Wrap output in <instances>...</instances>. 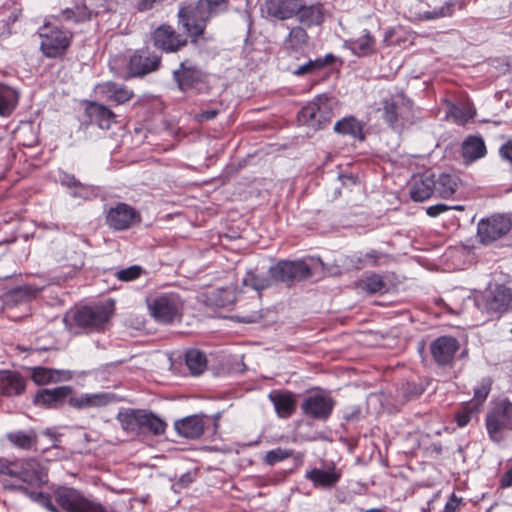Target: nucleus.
Masks as SVG:
<instances>
[{
	"mask_svg": "<svg viewBox=\"0 0 512 512\" xmlns=\"http://www.w3.org/2000/svg\"><path fill=\"white\" fill-rule=\"evenodd\" d=\"M228 0H198L196 5L181 7L179 23L195 42L205 30L207 21L227 9Z\"/></svg>",
	"mask_w": 512,
	"mask_h": 512,
	"instance_id": "f257e3e1",
	"label": "nucleus"
},
{
	"mask_svg": "<svg viewBox=\"0 0 512 512\" xmlns=\"http://www.w3.org/2000/svg\"><path fill=\"white\" fill-rule=\"evenodd\" d=\"M172 76L178 89L182 92L193 90L202 94L208 93L210 90L208 74L188 59L179 64Z\"/></svg>",
	"mask_w": 512,
	"mask_h": 512,
	"instance_id": "f03ea898",
	"label": "nucleus"
},
{
	"mask_svg": "<svg viewBox=\"0 0 512 512\" xmlns=\"http://www.w3.org/2000/svg\"><path fill=\"white\" fill-rule=\"evenodd\" d=\"M489 438L496 443L505 440V432L512 431V401L502 399L488 411L485 418Z\"/></svg>",
	"mask_w": 512,
	"mask_h": 512,
	"instance_id": "7ed1b4c3",
	"label": "nucleus"
},
{
	"mask_svg": "<svg viewBox=\"0 0 512 512\" xmlns=\"http://www.w3.org/2000/svg\"><path fill=\"white\" fill-rule=\"evenodd\" d=\"M412 108L411 100L403 95H395L384 98L379 111H381L382 119L389 127L398 129L406 123L412 122Z\"/></svg>",
	"mask_w": 512,
	"mask_h": 512,
	"instance_id": "20e7f679",
	"label": "nucleus"
},
{
	"mask_svg": "<svg viewBox=\"0 0 512 512\" xmlns=\"http://www.w3.org/2000/svg\"><path fill=\"white\" fill-rule=\"evenodd\" d=\"M147 306L153 319L162 324H170L181 317L182 301L174 293L160 294L147 299Z\"/></svg>",
	"mask_w": 512,
	"mask_h": 512,
	"instance_id": "39448f33",
	"label": "nucleus"
},
{
	"mask_svg": "<svg viewBox=\"0 0 512 512\" xmlns=\"http://www.w3.org/2000/svg\"><path fill=\"white\" fill-rule=\"evenodd\" d=\"M0 473L17 477L30 485L40 486L47 482V474L44 468L35 459L6 462L1 465Z\"/></svg>",
	"mask_w": 512,
	"mask_h": 512,
	"instance_id": "423d86ee",
	"label": "nucleus"
},
{
	"mask_svg": "<svg viewBox=\"0 0 512 512\" xmlns=\"http://www.w3.org/2000/svg\"><path fill=\"white\" fill-rule=\"evenodd\" d=\"M332 119V104L325 94L318 95L298 113V120L307 126L318 129Z\"/></svg>",
	"mask_w": 512,
	"mask_h": 512,
	"instance_id": "0eeeda50",
	"label": "nucleus"
},
{
	"mask_svg": "<svg viewBox=\"0 0 512 512\" xmlns=\"http://www.w3.org/2000/svg\"><path fill=\"white\" fill-rule=\"evenodd\" d=\"M271 279L275 283H285L287 286L302 281L312 275L309 265L302 260H280L269 268Z\"/></svg>",
	"mask_w": 512,
	"mask_h": 512,
	"instance_id": "6e6552de",
	"label": "nucleus"
},
{
	"mask_svg": "<svg viewBox=\"0 0 512 512\" xmlns=\"http://www.w3.org/2000/svg\"><path fill=\"white\" fill-rule=\"evenodd\" d=\"M111 316V310L104 305L85 306L72 315L74 324L86 332L102 331Z\"/></svg>",
	"mask_w": 512,
	"mask_h": 512,
	"instance_id": "1a4fd4ad",
	"label": "nucleus"
},
{
	"mask_svg": "<svg viewBox=\"0 0 512 512\" xmlns=\"http://www.w3.org/2000/svg\"><path fill=\"white\" fill-rule=\"evenodd\" d=\"M41 50L50 58L62 56L70 45L72 34L46 23L39 29Z\"/></svg>",
	"mask_w": 512,
	"mask_h": 512,
	"instance_id": "9d476101",
	"label": "nucleus"
},
{
	"mask_svg": "<svg viewBox=\"0 0 512 512\" xmlns=\"http://www.w3.org/2000/svg\"><path fill=\"white\" fill-rule=\"evenodd\" d=\"M188 36L177 32L171 25L162 24L157 27L153 34L152 40L156 48L166 53H175L187 45Z\"/></svg>",
	"mask_w": 512,
	"mask_h": 512,
	"instance_id": "9b49d317",
	"label": "nucleus"
},
{
	"mask_svg": "<svg viewBox=\"0 0 512 512\" xmlns=\"http://www.w3.org/2000/svg\"><path fill=\"white\" fill-rule=\"evenodd\" d=\"M511 229V220L504 215H492L479 221L477 235L481 243L489 244L505 236Z\"/></svg>",
	"mask_w": 512,
	"mask_h": 512,
	"instance_id": "f8f14e48",
	"label": "nucleus"
},
{
	"mask_svg": "<svg viewBox=\"0 0 512 512\" xmlns=\"http://www.w3.org/2000/svg\"><path fill=\"white\" fill-rule=\"evenodd\" d=\"M335 406L332 397L323 393L308 395L301 404L302 413L307 418L317 421H326Z\"/></svg>",
	"mask_w": 512,
	"mask_h": 512,
	"instance_id": "ddd939ff",
	"label": "nucleus"
},
{
	"mask_svg": "<svg viewBox=\"0 0 512 512\" xmlns=\"http://www.w3.org/2000/svg\"><path fill=\"white\" fill-rule=\"evenodd\" d=\"M481 302L487 312L503 314L512 309V290L497 284L482 295Z\"/></svg>",
	"mask_w": 512,
	"mask_h": 512,
	"instance_id": "4468645a",
	"label": "nucleus"
},
{
	"mask_svg": "<svg viewBox=\"0 0 512 512\" xmlns=\"http://www.w3.org/2000/svg\"><path fill=\"white\" fill-rule=\"evenodd\" d=\"M161 56L149 49H139L130 57L128 70L131 76H144L160 67Z\"/></svg>",
	"mask_w": 512,
	"mask_h": 512,
	"instance_id": "2eb2a0df",
	"label": "nucleus"
},
{
	"mask_svg": "<svg viewBox=\"0 0 512 512\" xmlns=\"http://www.w3.org/2000/svg\"><path fill=\"white\" fill-rule=\"evenodd\" d=\"M459 347V341L456 338L452 336H441L431 343L430 352L438 365L446 366L452 363Z\"/></svg>",
	"mask_w": 512,
	"mask_h": 512,
	"instance_id": "dca6fc26",
	"label": "nucleus"
},
{
	"mask_svg": "<svg viewBox=\"0 0 512 512\" xmlns=\"http://www.w3.org/2000/svg\"><path fill=\"white\" fill-rule=\"evenodd\" d=\"M138 217L136 210L126 203H119L110 208L106 214L108 226L114 230L128 229Z\"/></svg>",
	"mask_w": 512,
	"mask_h": 512,
	"instance_id": "f3484780",
	"label": "nucleus"
},
{
	"mask_svg": "<svg viewBox=\"0 0 512 512\" xmlns=\"http://www.w3.org/2000/svg\"><path fill=\"white\" fill-rule=\"evenodd\" d=\"M72 397L70 386H59L53 389H42L34 396L36 405L46 408H58Z\"/></svg>",
	"mask_w": 512,
	"mask_h": 512,
	"instance_id": "a211bd4d",
	"label": "nucleus"
},
{
	"mask_svg": "<svg viewBox=\"0 0 512 512\" xmlns=\"http://www.w3.org/2000/svg\"><path fill=\"white\" fill-rule=\"evenodd\" d=\"M326 12L324 5L320 2L311 4H300L298 2L295 17L303 27L311 28L322 25L325 21Z\"/></svg>",
	"mask_w": 512,
	"mask_h": 512,
	"instance_id": "6ab92c4d",
	"label": "nucleus"
},
{
	"mask_svg": "<svg viewBox=\"0 0 512 512\" xmlns=\"http://www.w3.org/2000/svg\"><path fill=\"white\" fill-rule=\"evenodd\" d=\"M268 399L272 402L279 418L288 419L296 410V395L288 390H272Z\"/></svg>",
	"mask_w": 512,
	"mask_h": 512,
	"instance_id": "aec40b11",
	"label": "nucleus"
},
{
	"mask_svg": "<svg viewBox=\"0 0 512 512\" xmlns=\"http://www.w3.org/2000/svg\"><path fill=\"white\" fill-rule=\"evenodd\" d=\"M95 91L102 98L107 101H112L117 105H121L129 101L134 96L133 91L128 89V87L112 81L98 84Z\"/></svg>",
	"mask_w": 512,
	"mask_h": 512,
	"instance_id": "412c9836",
	"label": "nucleus"
},
{
	"mask_svg": "<svg viewBox=\"0 0 512 512\" xmlns=\"http://www.w3.org/2000/svg\"><path fill=\"white\" fill-rule=\"evenodd\" d=\"M305 478L310 480L315 488L331 489L339 482L341 473L334 466L327 470L313 468L306 472Z\"/></svg>",
	"mask_w": 512,
	"mask_h": 512,
	"instance_id": "4be33fe9",
	"label": "nucleus"
},
{
	"mask_svg": "<svg viewBox=\"0 0 512 512\" xmlns=\"http://www.w3.org/2000/svg\"><path fill=\"white\" fill-rule=\"evenodd\" d=\"M435 195L434 175L425 173L414 177L410 188V196L414 201L422 202Z\"/></svg>",
	"mask_w": 512,
	"mask_h": 512,
	"instance_id": "5701e85b",
	"label": "nucleus"
},
{
	"mask_svg": "<svg viewBox=\"0 0 512 512\" xmlns=\"http://www.w3.org/2000/svg\"><path fill=\"white\" fill-rule=\"evenodd\" d=\"M54 260L60 268H67V275L74 274L84 265V255L72 249H58L53 254Z\"/></svg>",
	"mask_w": 512,
	"mask_h": 512,
	"instance_id": "b1692460",
	"label": "nucleus"
},
{
	"mask_svg": "<svg viewBox=\"0 0 512 512\" xmlns=\"http://www.w3.org/2000/svg\"><path fill=\"white\" fill-rule=\"evenodd\" d=\"M113 396L108 393L81 394L69 398V404L76 409L98 408L109 404Z\"/></svg>",
	"mask_w": 512,
	"mask_h": 512,
	"instance_id": "393cba45",
	"label": "nucleus"
},
{
	"mask_svg": "<svg viewBox=\"0 0 512 512\" xmlns=\"http://www.w3.org/2000/svg\"><path fill=\"white\" fill-rule=\"evenodd\" d=\"M299 0H271L266 2L267 14L278 20H287L296 16Z\"/></svg>",
	"mask_w": 512,
	"mask_h": 512,
	"instance_id": "a878e982",
	"label": "nucleus"
},
{
	"mask_svg": "<svg viewBox=\"0 0 512 512\" xmlns=\"http://www.w3.org/2000/svg\"><path fill=\"white\" fill-rule=\"evenodd\" d=\"M205 423L202 417L188 416L175 422L176 431L183 437L196 439L203 435Z\"/></svg>",
	"mask_w": 512,
	"mask_h": 512,
	"instance_id": "bb28decb",
	"label": "nucleus"
},
{
	"mask_svg": "<svg viewBox=\"0 0 512 512\" xmlns=\"http://www.w3.org/2000/svg\"><path fill=\"white\" fill-rule=\"evenodd\" d=\"M86 112L90 121L97 124L101 129H109L114 122L115 114L103 104L91 102Z\"/></svg>",
	"mask_w": 512,
	"mask_h": 512,
	"instance_id": "cd10ccee",
	"label": "nucleus"
},
{
	"mask_svg": "<svg viewBox=\"0 0 512 512\" xmlns=\"http://www.w3.org/2000/svg\"><path fill=\"white\" fill-rule=\"evenodd\" d=\"M25 390L23 378L15 372H0V394L17 396Z\"/></svg>",
	"mask_w": 512,
	"mask_h": 512,
	"instance_id": "c85d7f7f",
	"label": "nucleus"
},
{
	"mask_svg": "<svg viewBox=\"0 0 512 512\" xmlns=\"http://www.w3.org/2000/svg\"><path fill=\"white\" fill-rule=\"evenodd\" d=\"M487 153L484 140L480 136H469L462 143V156L466 161L473 162Z\"/></svg>",
	"mask_w": 512,
	"mask_h": 512,
	"instance_id": "c756f323",
	"label": "nucleus"
},
{
	"mask_svg": "<svg viewBox=\"0 0 512 512\" xmlns=\"http://www.w3.org/2000/svg\"><path fill=\"white\" fill-rule=\"evenodd\" d=\"M6 438L13 446L22 450H32L38 441L37 433L33 429L9 432L6 434Z\"/></svg>",
	"mask_w": 512,
	"mask_h": 512,
	"instance_id": "7c9ffc66",
	"label": "nucleus"
},
{
	"mask_svg": "<svg viewBox=\"0 0 512 512\" xmlns=\"http://www.w3.org/2000/svg\"><path fill=\"white\" fill-rule=\"evenodd\" d=\"M346 46L357 56H367L375 50V38L365 31L360 37L346 41Z\"/></svg>",
	"mask_w": 512,
	"mask_h": 512,
	"instance_id": "2f4dec72",
	"label": "nucleus"
},
{
	"mask_svg": "<svg viewBox=\"0 0 512 512\" xmlns=\"http://www.w3.org/2000/svg\"><path fill=\"white\" fill-rule=\"evenodd\" d=\"M309 42V35L303 26H294L284 40L287 50L299 51L306 47Z\"/></svg>",
	"mask_w": 512,
	"mask_h": 512,
	"instance_id": "473e14b6",
	"label": "nucleus"
},
{
	"mask_svg": "<svg viewBox=\"0 0 512 512\" xmlns=\"http://www.w3.org/2000/svg\"><path fill=\"white\" fill-rule=\"evenodd\" d=\"M334 130L342 135H350L360 140L364 139L363 125L354 117H346L337 121Z\"/></svg>",
	"mask_w": 512,
	"mask_h": 512,
	"instance_id": "72a5a7b5",
	"label": "nucleus"
},
{
	"mask_svg": "<svg viewBox=\"0 0 512 512\" xmlns=\"http://www.w3.org/2000/svg\"><path fill=\"white\" fill-rule=\"evenodd\" d=\"M434 183L435 195L441 198L451 197L458 188V178L450 174H440Z\"/></svg>",
	"mask_w": 512,
	"mask_h": 512,
	"instance_id": "f704fd0d",
	"label": "nucleus"
},
{
	"mask_svg": "<svg viewBox=\"0 0 512 512\" xmlns=\"http://www.w3.org/2000/svg\"><path fill=\"white\" fill-rule=\"evenodd\" d=\"M166 423L164 420L151 412L142 410L141 414V432H150L154 435H161L166 430Z\"/></svg>",
	"mask_w": 512,
	"mask_h": 512,
	"instance_id": "c9c22d12",
	"label": "nucleus"
},
{
	"mask_svg": "<svg viewBox=\"0 0 512 512\" xmlns=\"http://www.w3.org/2000/svg\"><path fill=\"white\" fill-rule=\"evenodd\" d=\"M141 414L142 410H131L119 413L117 418L125 431L139 434L141 433Z\"/></svg>",
	"mask_w": 512,
	"mask_h": 512,
	"instance_id": "e433bc0d",
	"label": "nucleus"
},
{
	"mask_svg": "<svg viewBox=\"0 0 512 512\" xmlns=\"http://www.w3.org/2000/svg\"><path fill=\"white\" fill-rule=\"evenodd\" d=\"M17 101V92L9 86L0 84V115H9L15 108Z\"/></svg>",
	"mask_w": 512,
	"mask_h": 512,
	"instance_id": "4c0bfd02",
	"label": "nucleus"
},
{
	"mask_svg": "<svg viewBox=\"0 0 512 512\" xmlns=\"http://www.w3.org/2000/svg\"><path fill=\"white\" fill-rule=\"evenodd\" d=\"M185 361L188 369L193 375H200L207 367V360L198 349L188 350L185 354Z\"/></svg>",
	"mask_w": 512,
	"mask_h": 512,
	"instance_id": "58836bf2",
	"label": "nucleus"
},
{
	"mask_svg": "<svg viewBox=\"0 0 512 512\" xmlns=\"http://www.w3.org/2000/svg\"><path fill=\"white\" fill-rule=\"evenodd\" d=\"M475 114L476 110L470 103L462 105L451 104L449 106L448 115L451 116L459 124L467 123L474 118Z\"/></svg>",
	"mask_w": 512,
	"mask_h": 512,
	"instance_id": "ea45409f",
	"label": "nucleus"
},
{
	"mask_svg": "<svg viewBox=\"0 0 512 512\" xmlns=\"http://www.w3.org/2000/svg\"><path fill=\"white\" fill-rule=\"evenodd\" d=\"M458 1L449 0L444 5L433 10L424 11L419 14L421 20H435L444 17H450L453 15Z\"/></svg>",
	"mask_w": 512,
	"mask_h": 512,
	"instance_id": "a19ab883",
	"label": "nucleus"
},
{
	"mask_svg": "<svg viewBox=\"0 0 512 512\" xmlns=\"http://www.w3.org/2000/svg\"><path fill=\"white\" fill-rule=\"evenodd\" d=\"M272 282L274 281L271 279L269 273L268 276H266L256 274L253 272H248L245 278L243 279V284L245 286H250L258 292H261L262 290L270 287L272 285Z\"/></svg>",
	"mask_w": 512,
	"mask_h": 512,
	"instance_id": "79ce46f5",
	"label": "nucleus"
},
{
	"mask_svg": "<svg viewBox=\"0 0 512 512\" xmlns=\"http://www.w3.org/2000/svg\"><path fill=\"white\" fill-rule=\"evenodd\" d=\"M66 21L74 23H82L91 19V12L86 6H76L74 8H67L61 13Z\"/></svg>",
	"mask_w": 512,
	"mask_h": 512,
	"instance_id": "37998d69",
	"label": "nucleus"
},
{
	"mask_svg": "<svg viewBox=\"0 0 512 512\" xmlns=\"http://www.w3.org/2000/svg\"><path fill=\"white\" fill-rule=\"evenodd\" d=\"M360 287L366 292L374 294L383 291L386 284L380 275L371 273L361 280Z\"/></svg>",
	"mask_w": 512,
	"mask_h": 512,
	"instance_id": "c03bdc74",
	"label": "nucleus"
},
{
	"mask_svg": "<svg viewBox=\"0 0 512 512\" xmlns=\"http://www.w3.org/2000/svg\"><path fill=\"white\" fill-rule=\"evenodd\" d=\"M55 374L54 369L34 367L32 369L31 378L38 385H46L54 382L53 376Z\"/></svg>",
	"mask_w": 512,
	"mask_h": 512,
	"instance_id": "a18cd8bd",
	"label": "nucleus"
},
{
	"mask_svg": "<svg viewBox=\"0 0 512 512\" xmlns=\"http://www.w3.org/2000/svg\"><path fill=\"white\" fill-rule=\"evenodd\" d=\"M144 270L139 265H132L128 268L118 270L115 273V277L122 282H130L138 279L142 274Z\"/></svg>",
	"mask_w": 512,
	"mask_h": 512,
	"instance_id": "49530a36",
	"label": "nucleus"
},
{
	"mask_svg": "<svg viewBox=\"0 0 512 512\" xmlns=\"http://www.w3.org/2000/svg\"><path fill=\"white\" fill-rule=\"evenodd\" d=\"M292 456V451L291 450H288V449H283V448H276V449H273V450H270L268 451L265 456H264V462L267 464V465H275L289 457Z\"/></svg>",
	"mask_w": 512,
	"mask_h": 512,
	"instance_id": "de8ad7c7",
	"label": "nucleus"
},
{
	"mask_svg": "<svg viewBox=\"0 0 512 512\" xmlns=\"http://www.w3.org/2000/svg\"><path fill=\"white\" fill-rule=\"evenodd\" d=\"M326 60L324 59H316V60H310L306 64L299 66L295 70L296 75H304L308 73H312L326 65Z\"/></svg>",
	"mask_w": 512,
	"mask_h": 512,
	"instance_id": "09e8293b",
	"label": "nucleus"
},
{
	"mask_svg": "<svg viewBox=\"0 0 512 512\" xmlns=\"http://www.w3.org/2000/svg\"><path fill=\"white\" fill-rule=\"evenodd\" d=\"M490 383L482 381L475 389H474V398L473 401L475 405H481L487 398L490 392Z\"/></svg>",
	"mask_w": 512,
	"mask_h": 512,
	"instance_id": "8fccbe9b",
	"label": "nucleus"
},
{
	"mask_svg": "<svg viewBox=\"0 0 512 512\" xmlns=\"http://www.w3.org/2000/svg\"><path fill=\"white\" fill-rule=\"evenodd\" d=\"M39 289L30 285L18 287L14 290V295L18 298L30 299L38 293Z\"/></svg>",
	"mask_w": 512,
	"mask_h": 512,
	"instance_id": "3c124183",
	"label": "nucleus"
},
{
	"mask_svg": "<svg viewBox=\"0 0 512 512\" xmlns=\"http://www.w3.org/2000/svg\"><path fill=\"white\" fill-rule=\"evenodd\" d=\"M472 411L469 406L463 407L455 414V420L459 427H465L471 420Z\"/></svg>",
	"mask_w": 512,
	"mask_h": 512,
	"instance_id": "603ef678",
	"label": "nucleus"
},
{
	"mask_svg": "<svg viewBox=\"0 0 512 512\" xmlns=\"http://www.w3.org/2000/svg\"><path fill=\"white\" fill-rule=\"evenodd\" d=\"M93 194L90 186L79 183L75 188H72L71 195L75 198L87 199Z\"/></svg>",
	"mask_w": 512,
	"mask_h": 512,
	"instance_id": "864d4df0",
	"label": "nucleus"
},
{
	"mask_svg": "<svg viewBox=\"0 0 512 512\" xmlns=\"http://www.w3.org/2000/svg\"><path fill=\"white\" fill-rule=\"evenodd\" d=\"M385 257V255L379 251L371 250L367 252L362 261L369 266H377L379 265L380 259Z\"/></svg>",
	"mask_w": 512,
	"mask_h": 512,
	"instance_id": "5fc2aeb1",
	"label": "nucleus"
},
{
	"mask_svg": "<svg viewBox=\"0 0 512 512\" xmlns=\"http://www.w3.org/2000/svg\"><path fill=\"white\" fill-rule=\"evenodd\" d=\"M218 114H219V109H216V108L203 110L202 112H200L199 114H197L195 116V119L198 122L209 121V120H213L214 118H216V116Z\"/></svg>",
	"mask_w": 512,
	"mask_h": 512,
	"instance_id": "6e6d98bb",
	"label": "nucleus"
},
{
	"mask_svg": "<svg viewBox=\"0 0 512 512\" xmlns=\"http://www.w3.org/2000/svg\"><path fill=\"white\" fill-rule=\"evenodd\" d=\"M462 502L461 498H458L454 493L450 496L445 504L444 512H455Z\"/></svg>",
	"mask_w": 512,
	"mask_h": 512,
	"instance_id": "4d7b16f0",
	"label": "nucleus"
},
{
	"mask_svg": "<svg viewBox=\"0 0 512 512\" xmlns=\"http://www.w3.org/2000/svg\"><path fill=\"white\" fill-rule=\"evenodd\" d=\"M450 210V206L445 204H436L427 208L426 212L430 217H436L443 212Z\"/></svg>",
	"mask_w": 512,
	"mask_h": 512,
	"instance_id": "13d9d810",
	"label": "nucleus"
},
{
	"mask_svg": "<svg viewBox=\"0 0 512 512\" xmlns=\"http://www.w3.org/2000/svg\"><path fill=\"white\" fill-rule=\"evenodd\" d=\"M500 155L512 165V140L501 146Z\"/></svg>",
	"mask_w": 512,
	"mask_h": 512,
	"instance_id": "bf43d9fd",
	"label": "nucleus"
},
{
	"mask_svg": "<svg viewBox=\"0 0 512 512\" xmlns=\"http://www.w3.org/2000/svg\"><path fill=\"white\" fill-rule=\"evenodd\" d=\"M500 487L503 489L512 487V467L502 475L500 479Z\"/></svg>",
	"mask_w": 512,
	"mask_h": 512,
	"instance_id": "052dcab7",
	"label": "nucleus"
},
{
	"mask_svg": "<svg viewBox=\"0 0 512 512\" xmlns=\"http://www.w3.org/2000/svg\"><path fill=\"white\" fill-rule=\"evenodd\" d=\"M54 372L56 373L53 378H54V382H57V381H67V380H70L72 379L73 375L70 371L68 370H55L54 369Z\"/></svg>",
	"mask_w": 512,
	"mask_h": 512,
	"instance_id": "680f3d73",
	"label": "nucleus"
},
{
	"mask_svg": "<svg viewBox=\"0 0 512 512\" xmlns=\"http://www.w3.org/2000/svg\"><path fill=\"white\" fill-rule=\"evenodd\" d=\"M62 183L69 188H75L80 182L75 179L74 176L65 175L64 178L61 180Z\"/></svg>",
	"mask_w": 512,
	"mask_h": 512,
	"instance_id": "e2e57ef3",
	"label": "nucleus"
},
{
	"mask_svg": "<svg viewBox=\"0 0 512 512\" xmlns=\"http://www.w3.org/2000/svg\"><path fill=\"white\" fill-rule=\"evenodd\" d=\"M339 179L343 185H354L356 183V177L352 174H341Z\"/></svg>",
	"mask_w": 512,
	"mask_h": 512,
	"instance_id": "0e129e2a",
	"label": "nucleus"
},
{
	"mask_svg": "<svg viewBox=\"0 0 512 512\" xmlns=\"http://www.w3.org/2000/svg\"><path fill=\"white\" fill-rule=\"evenodd\" d=\"M193 481V478L190 474H185L181 477L180 482L183 484H189Z\"/></svg>",
	"mask_w": 512,
	"mask_h": 512,
	"instance_id": "69168bd1",
	"label": "nucleus"
},
{
	"mask_svg": "<svg viewBox=\"0 0 512 512\" xmlns=\"http://www.w3.org/2000/svg\"><path fill=\"white\" fill-rule=\"evenodd\" d=\"M365 512H386V510L382 509V508H372V509L366 510Z\"/></svg>",
	"mask_w": 512,
	"mask_h": 512,
	"instance_id": "338daca9",
	"label": "nucleus"
},
{
	"mask_svg": "<svg viewBox=\"0 0 512 512\" xmlns=\"http://www.w3.org/2000/svg\"><path fill=\"white\" fill-rule=\"evenodd\" d=\"M450 209H455V210H460V211H462V210L464 209V207H463V206H461V205H456V206H450Z\"/></svg>",
	"mask_w": 512,
	"mask_h": 512,
	"instance_id": "774afa93",
	"label": "nucleus"
}]
</instances>
